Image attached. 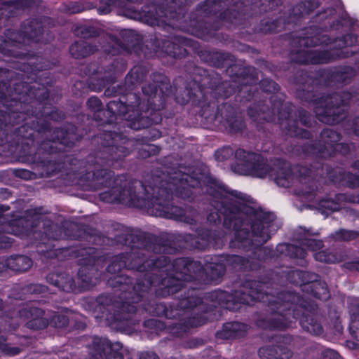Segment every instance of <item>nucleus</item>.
I'll return each mask as SVG.
<instances>
[{
    "mask_svg": "<svg viewBox=\"0 0 359 359\" xmlns=\"http://www.w3.org/2000/svg\"><path fill=\"white\" fill-rule=\"evenodd\" d=\"M35 320H36V321H41V319H35Z\"/></svg>",
    "mask_w": 359,
    "mask_h": 359,
    "instance_id": "nucleus-32",
    "label": "nucleus"
},
{
    "mask_svg": "<svg viewBox=\"0 0 359 359\" xmlns=\"http://www.w3.org/2000/svg\"><path fill=\"white\" fill-rule=\"evenodd\" d=\"M104 200H107V202H113L116 198L107 199L106 196H102Z\"/></svg>",
    "mask_w": 359,
    "mask_h": 359,
    "instance_id": "nucleus-24",
    "label": "nucleus"
},
{
    "mask_svg": "<svg viewBox=\"0 0 359 359\" xmlns=\"http://www.w3.org/2000/svg\"><path fill=\"white\" fill-rule=\"evenodd\" d=\"M231 327L233 330H237L241 328V327H245L244 325L240 324L238 323H234L231 325Z\"/></svg>",
    "mask_w": 359,
    "mask_h": 359,
    "instance_id": "nucleus-20",
    "label": "nucleus"
},
{
    "mask_svg": "<svg viewBox=\"0 0 359 359\" xmlns=\"http://www.w3.org/2000/svg\"><path fill=\"white\" fill-rule=\"evenodd\" d=\"M150 359H158V356L154 353L147 354ZM140 359H146V356H141Z\"/></svg>",
    "mask_w": 359,
    "mask_h": 359,
    "instance_id": "nucleus-21",
    "label": "nucleus"
},
{
    "mask_svg": "<svg viewBox=\"0 0 359 359\" xmlns=\"http://www.w3.org/2000/svg\"><path fill=\"white\" fill-rule=\"evenodd\" d=\"M81 11V9L79 8H73L72 11V13H79Z\"/></svg>",
    "mask_w": 359,
    "mask_h": 359,
    "instance_id": "nucleus-25",
    "label": "nucleus"
},
{
    "mask_svg": "<svg viewBox=\"0 0 359 359\" xmlns=\"http://www.w3.org/2000/svg\"><path fill=\"white\" fill-rule=\"evenodd\" d=\"M235 156L236 163L233 165V170L235 172L257 177H264L268 175L272 176L268 165L263 162L259 155L240 149L236 151Z\"/></svg>",
    "mask_w": 359,
    "mask_h": 359,
    "instance_id": "nucleus-2",
    "label": "nucleus"
},
{
    "mask_svg": "<svg viewBox=\"0 0 359 359\" xmlns=\"http://www.w3.org/2000/svg\"><path fill=\"white\" fill-rule=\"evenodd\" d=\"M340 146H341L340 144H337L336 148H339Z\"/></svg>",
    "mask_w": 359,
    "mask_h": 359,
    "instance_id": "nucleus-30",
    "label": "nucleus"
},
{
    "mask_svg": "<svg viewBox=\"0 0 359 359\" xmlns=\"http://www.w3.org/2000/svg\"><path fill=\"white\" fill-rule=\"evenodd\" d=\"M112 355H113V357H114L115 359H123L122 355H121L120 354H118V353H113L111 354V356H112ZM110 358H111V357H110V358H107V359H110Z\"/></svg>",
    "mask_w": 359,
    "mask_h": 359,
    "instance_id": "nucleus-23",
    "label": "nucleus"
},
{
    "mask_svg": "<svg viewBox=\"0 0 359 359\" xmlns=\"http://www.w3.org/2000/svg\"><path fill=\"white\" fill-rule=\"evenodd\" d=\"M291 175L287 172H281L278 174L276 177L275 180L278 185L282 187H288L290 185V178Z\"/></svg>",
    "mask_w": 359,
    "mask_h": 359,
    "instance_id": "nucleus-11",
    "label": "nucleus"
},
{
    "mask_svg": "<svg viewBox=\"0 0 359 359\" xmlns=\"http://www.w3.org/2000/svg\"><path fill=\"white\" fill-rule=\"evenodd\" d=\"M311 287L313 289L314 295L318 298L326 300L330 297L327 287L325 283H313Z\"/></svg>",
    "mask_w": 359,
    "mask_h": 359,
    "instance_id": "nucleus-6",
    "label": "nucleus"
},
{
    "mask_svg": "<svg viewBox=\"0 0 359 359\" xmlns=\"http://www.w3.org/2000/svg\"><path fill=\"white\" fill-rule=\"evenodd\" d=\"M330 39L327 35H317L311 39H303L301 40V43L307 46H317L323 43L329 44Z\"/></svg>",
    "mask_w": 359,
    "mask_h": 359,
    "instance_id": "nucleus-7",
    "label": "nucleus"
},
{
    "mask_svg": "<svg viewBox=\"0 0 359 359\" xmlns=\"http://www.w3.org/2000/svg\"><path fill=\"white\" fill-rule=\"evenodd\" d=\"M323 137H327L334 138L335 136L338 138V135L333 131L325 130L323 133Z\"/></svg>",
    "mask_w": 359,
    "mask_h": 359,
    "instance_id": "nucleus-19",
    "label": "nucleus"
},
{
    "mask_svg": "<svg viewBox=\"0 0 359 359\" xmlns=\"http://www.w3.org/2000/svg\"><path fill=\"white\" fill-rule=\"evenodd\" d=\"M88 104L90 107L94 108H99L100 106V101L99 100L98 98L95 97H92L88 100Z\"/></svg>",
    "mask_w": 359,
    "mask_h": 359,
    "instance_id": "nucleus-16",
    "label": "nucleus"
},
{
    "mask_svg": "<svg viewBox=\"0 0 359 359\" xmlns=\"http://www.w3.org/2000/svg\"><path fill=\"white\" fill-rule=\"evenodd\" d=\"M100 344H97V348L99 350L106 353L111 348L109 341L107 339H100Z\"/></svg>",
    "mask_w": 359,
    "mask_h": 359,
    "instance_id": "nucleus-15",
    "label": "nucleus"
},
{
    "mask_svg": "<svg viewBox=\"0 0 359 359\" xmlns=\"http://www.w3.org/2000/svg\"><path fill=\"white\" fill-rule=\"evenodd\" d=\"M354 167L356 168L358 167L357 164L355 163Z\"/></svg>",
    "mask_w": 359,
    "mask_h": 359,
    "instance_id": "nucleus-31",
    "label": "nucleus"
},
{
    "mask_svg": "<svg viewBox=\"0 0 359 359\" xmlns=\"http://www.w3.org/2000/svg\"><path fill=\"white\" fill-rule=\"evenodd\" d=\"M188 178H191L190 177H188L187 176L186 177H183L182 180H184L186 182H187L189 183V184L191 187H195L198 184H199L200 182H196L195 183L194 182H189V179Z\"/></svg>",
    "mask_w": 359,
    "mask_h": 359,
    "instance_id": "nucleus-22",
    "label": "nucleus"
},
{
    "mask_svg": "<svg viewBox=\"0 0 359 359\" xmlns=\"http://www.w3.org/2000/svg\"><path fill=\"white\" fill-rule=\"evenodd\" d=\"M6 264L13 271H25L31 267L32 262L26 256H16L8 258Z\"/></svg>",
    "mask_w": 359,
    "mask_h": 359,
    "instance_id": "nucleus-4",
    "label": "nucleus"
},
{
    "mask_svg": "<svg viewBox=\"0 0 359 359\" xmlns=\"http://www.w3.org/2000/svg\"><path fill=\"white\" fill-rule=\"evenodd\" d=\"M307 329L309 332H313L316 334H320L322 332V328L319 325H315V328H311L307 327Z\"/></svg>",
    "mask_w": 359,
    "mask_h": 359,
    "instance_id": "nucleus-18",
    "label": "nucleus"
},
{
    "mask_svg": "<svg viewBox=\"0 0 359 359\" xmlns=\"http://www.w3.org/2000/svg\"><path fill=\"white\" fill-rule=\"evenodd\" d=\"M266 81H263L262 83V86H264V89L266 90V91H272V90H276L278 89V87H277V85L273 82V81H268L269 86H270V88H266L264 86V83H266Z\"/></svg>",
    "mask_w": 359,
    "mask_h": 359,
    "instance_id": "nucleus-17",
    "label": "nucleus"
},
{
    "mask_svg": "<svg viewBox=\"0 0 359 359\" xmlns=\"http://www.w3.org/2000/svg\"><path fill=\"white\" fill-rule=\"evenodd\" d=\"M334 43L335 44L333 48H330L329 50H323L320 55L318 57H315L312 58V62L314 63H323V62H327L330 61L331 60L335 59L337 57H341V53L338 52H335L334 50V48H336L337 46H339V48H341L342 46L341 44L344 45V43L342 40H335L334 41Z\"/></svg>",
    "mask_w": 359,
    "mask_h": 359,
    "instance_id": "nucleus-3",
    "label": "nucleus"
},
{
    "mask_svg": "<svg viewBox=\"0 0 359 359\" xmlns=\"http://www.w3.org/2000/svg\"><path fill=\"white\" fill-rule=\"evenodd\" d=\"M66 323H67V320H66L65 318H63V323H62V325H65V324H66Z\"/></svg>",
    "mask_w": 359,
    "mask_h": 359,
    "instance_id": "nucleus-28",
    "label": "nucleus"
},
{
    "mask_svg": "<svg viewBox=\"0 0 359 359\" xmlns=\"http://www.w3.org/2000/svg\"><path fill=\"white\" fill-rule=\"evenodd\" d=\"M287 248L290 250V248H293V246L292 245H289V246H287Z\"/></svg>",
    "mask_w": 359,
    "mask_h": 359,
    "instance_id": "nucleus-29",
    "label": "nucleus"
},
{
    "mask_svg": "<svg viewBox=\"0 0 359 359\" xmlns=\"http://www.w3.org/2000/svg\"><path fill=\"white\" fill-rule=\"evenodd\" d=\"M314 257L318 261L327 263H334L337 261V259L335 257L334 255L328 253L325 251H320L316 252L314 255Z\"/></svg>",
    "mask_w": 359,
    "mask_h": 359,
    "instance_id": "nucleus-8",
    "label": "nucleus"
},
{
    "mask_svg": "<svg viewBox=\"0 0 359 359\" xmlns=\"http://www.w3.org/2000/svg\"><path fill=\"white\" fill-rule=\"evenodd\" d=\"M357 269H359V267H358V268H357Z\"/></svg>",
    "mask_w": 359,
    "mask_h": 359,
    "instance_id": "nucleus-33",
    "label": "nucleus"
},
{
    "mask_svg": "<svg viewBox=\"0 0 359 359\" xmlns=\"http://www.w3.org/2000/svg\"><path fill=\"white\" fill-rule=\"evenodd\" d=\"M46 323H43L42 325L39 324V325L38 326V327H45L46 326Z\"/></svg>",
    "mask_w": 359,
    "mask_h": 359,
    "instance_id": "nucleus-27",
    "label": "nucleus"
},
{
    "mask_svg": "<svg viewBox=\"0 0 359 359\" xmlns=\"http://www.w3.org/2000/svg\"><path fill=\"white\" fill-rule=\"evenodd\" d=\"M320 206L327 210L336 211L339 209L338 205L330 200H323L320 202Z\"/></svg>",
    "mask_w": 359,
    "mask_h": 359,
    "instance_id": "nucleus-12",
    "label": "nucleus"
},
{
    "mask_svg": "<svg viewBox=\"0 0 359 359\" xmlns=\"http://www.w3.org/2000/svg\"><path fill=\"white\" fill-rule=\"evenodd\" d=\"M323 246L320 241L306 238L301 243V247L296 249L294 256L297 257L304 258L305 257L306 250H317Z\"/></svg>",
    "mask_w": 359,
    "mask_h": 359,
    "instance_id": "nucleus-5",
    "label": "nucleus"
},
{
    "mask_svg": "<svg viewBox=\"0 0 359 359\" xmlns=\"http://www.w3.org/2000/svg\"><path fill=\"white\" fill-rule=\"evenodd\" d=\"M83 46V43H76L73 44L70 48V52L72 55H73L75 57H84L86 54L84 53H80L79 52V48Z\"/></svg>",
    "mask_w": 359,
    "mask_h": 359,
    "instance_id": "nucleus-13",
    "label": "nucleus"
},
{
    "mask_svg": "<svg viewBox=\"0 0 359 359\" xmlns=\"http://www.w3.org/2000/svg\"><path fill=\"white\" fill-rule=\"evenodd\" d=\"M358 232L348 230H341L336 233L337 239L349 241L357 237Z\"/></svg>",
    "mask_w": 359,
    "mask_h": 359,
    "instance_id": "nucleus-10",
    "label": "nucleus"
},
{
    "mask_svg": "<svg viewBox=\"0 0 359 359\" xmlns=\"http://www.w3.org/2000/svg\"><path fill=\"white\" fill-rule=\"evenodd\" d=\"M233 154V149L230 147H224L215 152V158L218 161H223Z\"/></svg>",
    "mask_w": 359,
    "mask_h": 359,
    "instance_id": "nucleus-9",
    "label": "nucleus"
},
{
    "mask_svg": "<svg viewBox=\"0 0 359 359\" xmlns=\"http://www.w3.org/2000/svg\"><path fill=\"white\" fill-rule=\"evenodd\" d=\"M209 191L217 199L215 208L217 218L225 217V222L233 224L236 238L241 243L250 238L251 243L259 245L266 242L271 234L278 228L275 216L257 210L248 204L244 197L236 191H229L220 185Z\"/></svg>",
    "mask_w": 359,
    "mask_h": 359,
    "instance_id": "nucleus-1",
    "label": "nucleus"
},
{
    "mask_svg": "<svg viewBox=\"0 0 359 359\" xmlns=\"http://www.w3.org/2000/svg\"><path fill=\"white\" fill-rule=\"evenodd\" d=\"M347 183L351 187H355L359 185V176L353 175V174H348L347 175Z\"/></svg>",
    "mask_w": 359,
    "mask_h": 359,
    "instance_id": "nucleus-14",
    "label": "nucleus"
},
{
    "mask_svg": "<svg viewBox=\"0 0 359 359\" xmlns=\"http://www.w3.org/2000/svg\"><path fill=\"white\" fill-rule=\"evenodd\" d=\"M320 156H322L323 157H325L326 156V154H325L324 151H320Z\"/></svg>",
    "mask_w": 359,
    "mask_h": 359,
    "instance_id": "nucleus-26",
    "label": "nucleus"
}]
</instances>
